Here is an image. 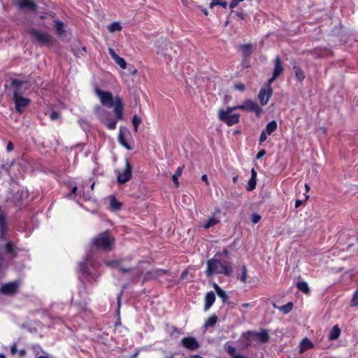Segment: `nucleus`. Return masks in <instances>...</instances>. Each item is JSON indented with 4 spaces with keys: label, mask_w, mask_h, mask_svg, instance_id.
<instances>
[{
    "label": "nucleus",
    "mask_w": 358,
    "mask_h": 358,
    "mask_svg": "<svg viewBox=\"0 0 358 358\" xmlns=\"http://www.w3.org/2000/svg\"><path fill=\"white\" fill-rule=\"evenodd\" d=\"M95 94L99 96L101 104L107 108H113L114 106L115 99L110 92L103 91L99 87L94 90Z\"/></svg>",
    "instance_id": "obj_6"
},
{
    "label": "nucleus",
    "mask_w": 358,
    "mask_h": 358,
    "mask_svg": "<svg viewBox=\"0 0 358 358\" xmlns=\"http://www.w3.org/2000/svg\"><path fill=\"white\" fill-rule=\"evenodd\" d=\"M27 82L18 79H13L10 85L13 88V100L15 103V110L22 114L25 108H27L31 103L29 98L23 97L20 93V87Z\"/></svg>",
    "instance_id": "obj_3"
},
{
    "label": "nucleus",
    "mask_w": 358,
    "mask_h": 358,
    "mask_svg": "<svg viewBox=\"0 0 358 358\" xmlns=\"http://www.w3.org/2000/svg\"><path fill=\"white\" fill-rule=\"evenodd\" d=\"M20 283L18 281L3 284L0 288V292L5 295H13L18 292Z\"/></svg>",
    "instance_id": "obj_8"
},
{
    "label": "nucleus",
    "mask_w": 358,
    "mask_h": 358,
    "mask_svg": "<svg viewBox=\"0 0 358 358\" xmlns=\"http://www.w3.org/2000/svg\"><path fill=\"white\" fill-rule=\"evenodd\" d=\"M220 222V220L215 218V217H210L209 218L207 222L204 224L203 225V227L205 229H210V227H212L213 226L217 224V223Z\"/></svg>",
    "instance_id": "obj_32"
},
{
    "label": "nucleus",
    "mask_w": 358,
    "mask_h": 358,
    "mask_svg": "<svg viewBox=\"0 0 358 358\" xmlns=\"http://www.w3.org/2000/svg\"><path fill=\"white\" fill-rule=\"evenodd\" d=\"M296 287L300 291H301L302 292H303L305 294L310 293V289H309L308 285L306 282L302 281V282H297Z\"/></svg>",
    "instance_id": "obj_30"
},
{
    "label": "nucleus",
    "mask_w": 358,
    "mask_h": 358,
    "mask_svg": "<svg viewBox=\"0 0 358 358\" xmlns=\"http://www.w3.org/2000/svg\"><path fill=\"white\" fill-rule=\"evenodd\" d=\"M236 14V15H237L238 17V18L241 20H244L245 19V16L243 14V13L240 12V11H234Z\"/></svg>",
    "instance_id": "obj_54"
},
{
    "label": "nucleus",
    "mask_w": 358,
    "mask_h": 358,
    "mask_svg": "<svg viewBox=\"0 0 358 358\" xmlns=\"http://www.w3.org/2000/svg\"><path fill=\"white\" fill-rule=\"evenodd\" d=\"M217 321V317L213 314L210 316L205 322L206 327H213Z\"/></svg>",
    "instance_id": "obj_33"
},
{
    "label": "nucleus",
    "mask_w": 358,
    "mask_h": 358,
    "mask_svg": "<svg viewBox=\"0 0 358 358\" xmlns=\"http://www.w3.org/2000/svg\"><path fill=\"white\" fill-rule=\"evenodd\" d=\"M217 253H220L218 257L220 256L228 257L229 255V252L227 249H224L222 252H218Z\"/></svg>",
    "instance_id": "obj_50"
},
{
    "label": "nucleus",
    "mask_w": 358,
    "mask_h": 358,
    "mask_svg": "<svg viewBox=\"0 0 358 358\" xmlns=\"http://www.w3.org/2000/svg\"><path fill=\"white\" fill-rule=\"evenodd\" d=\"M26 355V350L24 349H22L19 351L20 357H23Z\"/></svg>",
    "instance_id": "obj_61"
},
{
    "label": "nucleus",
    "mask_w": 358,
    "mask_h": 358,
    "mask_svg": "<svg viewBox=\"0 0 358 358\" xmlns=\"http://www.w3.org/2000/svg\"><path fill=\"white\" fill-rule=\"evenodd\" d=\"M132 178V166L129 159H125V168L120 172L117 171V182L119 184H124Z\"/></svg>",
    "instance_id": "obj_7"
},
{
    "label": "nucleus",
    "mask_w": 358,
    "mask_h": 358,
    "mask_svg": "<svg viewBox=\"0 0 358 358\" xmlns=\"http://www.w3.org/2000/svg\"><path fill=\"white\" fill-rule=\"evenodd\" d=\"M267 138V133L263 130L261 132L260 136H259V145H261L263 142H264Z\"/></svg>",
    "instance_id": "obj_44"
},
{
    "label": "nucleus",
    "mask_w": 358,
    "mask_h": 358,
    "mask_svg": "<svg viewBox=\"0 0 358 358\" xmlns=\"http://www.w3.org/2000/svg\"><path fill=\"white\" fill-rule=\"evenodd\" d=\"M227 2L226 1L222 0H212V2L210 4V8H213L215 6H220L224 8L227 7Z\"/></svg>",
    "instance_id": "obj_35"
},
{
    "label": "nucleus",
    "mask_w": 358,
    "mask_h": 358,
    "mask_svg": "<svg viewBox=\"0 0 358 358\" xmlns=\"http://www.w3.org/2000/svg\"><path fill=\"white\" fill-rule=\"evenodd\" d=\"M7 227L6 217L4 215L0 214V231L3 233Z\"/></svg>",
    "instance_id": "obj_34"
},
{
    "label": "nucleus",
    "mask_w": 358,
    "mask_h": 358,
    "mask_svg": "<svg viewBox=\"0 0 358 358\" xmlns=\"http://www.w3.org/2000/svg\"><path fill=\"white\" fill-rule=\"evenodd\" d=\"M272 305L275 309L279 310L284 315L289 314L292 310L294 307V304L292 302H288L282 306H278L275 303H273Z\"/></svg>",
    "instance_id": "obj_19"
},
{
    "label": "nucleus",
    "mask_w": 358,
    "mask_h": 358,
    "mask_svg": "<svg viewBox=\"0 0 358 358\" xmlns=\"http://www.w3.org/2000/svg\"><path fill=\"white\" fill-rule=\"evenodd\" d=\"M241 307L244 308H248L251 307V304L250 303H244L241 305Z\"/></svg>",
    "instance_id": "obj_62"
},
{
    "label": "nucleus",
    "mask_w": 358,
    "mask_h": 358,
    "mask_svg": "<svg viewBox=\"0 0 358 358\" xmlns=\"http://www.w3.org/2000/svg\"><path fill=\"white\" fill-rule=\"evenodd\" d=\"M113 108H114V113L116 115L117 119L122 120L124 105H123L122 99L120 96H117L115 97V102H114Z\"/></svg>",
    "instance_id": "obj_13"
},
{
    "label": "nucleus",
    "mask_w": 358,
    "mask_h": 358,
    "mask_svg": "<svg viewBox=\"0 0 358 358\" xmlns=\"http://www.w3.org/2000/svg\"><path fill=\"white\" fill-rule=\"evenodd\" d=\"M64 23L60 20H55V27L56 29V33L59 36H62L64 33Z\"/></svg>",
    "instance_id": "obj_29"
},
{
    "label": "nucleus",
    "mask_w": 358,
    "mask_h": 358,
    "mask_svg": "<svg viewBox=\"0 0 358 358\" xmlns=\"http://www.w3.org/2000/svg\"><path fill=\"white\" fill-rule=\"evenodd\" d=\"M261 218H262L261 215H259V214H257V213H253L251 215V221L254 224L258 223L261 220Z\"/></svg>",
    "instance_id": "obj_42"
},
{
    "label": "nucleus",
    "mask_w": 358,
    "mask_h": 358,
    "mask_svg": "<svg viewBox=\"0 0 358 358\" xmlns=\"http://www.w3.org/2000/svg\"><path fill=\"white\" fill-rule=\"evenodd\" d=\"M18 6L20 8H29L31 10L35 11L37 8V5L31 0H18Z\"/></svg>",
    "instance_id": "obj_17"
},
{
    "label": "nucleus",
    "mask_w": 358,
    "mask_h": 358,
    "mask_svg": "<svg viewBox=\"0 0 358 358\" xmlns=\"http://www.w3.org/2000/svg\"><path fill=\"white\" fill-rule=\"evenodd\" d=\"M80 270L85 273V269L87 268V264L85 262H83L80 264Z\"/></svg>",
    "instance_id": "obj_56"
},
{
    "label": "nucleus",
    "mask_w": 358,
    "mask_h": 358,
    "mask_svg": "<svg viewBox=\"0 0 358 358\" xmlns=\"http://www.w3.org/2000/svg\"><path fill=\"white\" fill-rule=\"evenodd\" d=\"M314 347L313 343L308 338H304L300 343V353H303L305 351L311 349Z\"/></svg>",
    "instance_id": "obj_22"
},
{
    "label": "nucleus",
    "mask_w": 358,
    "mask_h": 358,
    "mask_svg": "<svg viewBox=\"0 0 358 358\" xmlns=\"http://www.w3.org/2000/svg\"><path fill=\"white\" fill-rule=\"evenodd\" d=\"M272 94L273 90L271 87L261 88L258 94V99L259 100L260 103L262 106L266 105L269 99L271 97Z\"/></svg>",
    "instance_id": "obj_11"
},
{
    "label": "nucleus",
    "mask_w": 358,
    "mask_h": 358,
    "mask_svg": "<svg viewBox=\"0 0 358 358\" xmlns=\"http://www.w3.org/2000/svg\"><path fill=\"white\" fill-rule=\"evenodd\" d=\"M239 2L236 0H232L229 3V7L233 9L238 5Z\"/></svg>",
    "instance_id": "obj_52"
},
{
    "label": "nucleus",
    "mask_w": 358,
    "mask_h": 358,
    "mask_svg": "<svg viewBox=\"0 0 358 358\" xmlns=\"http://www.w3.org/2000/svg\"><path fill=\"white\" fill-rule=\"evenodd\" d=\"M181 345L185 348L192 351L197 350L200 346L198 341L192 336L184 337L181 341Z\"/></svg>",
    "instance_id": "obj_10"
},
{
    "label": "nucleus",
    "mask_w": 358,
    "mask_h": 358,
    "mask_svg": "<svg viewBox=\"0 0 358 358\" xmlns=\"http://www.w3.org/2000/svg\"><path fill=\"white\" fill-rule=\"evenodd\" d=\"M14 149V145L11 141H9L6 146V150L8 152H11Z\"/></svg>",
    "instance_id": "obj_53"
},
{
    "label": "nucleus",
    "mask_w": 358,
    "mask_h": 358,
    "mask_svg": "<svg viewBox=\"0 0 358 358\" xmlns=\"http://www.w3.org/2000/svg\"><path fill=\"white\" fill-rule=\"evenodd\" d=\"M278 76H275V74L273 73V76L268 80V83H267V85L266 87H271V85L275 81V80L278 78Z\"/></svg>",
    "instance_id": "obj_51"
},
{
    "label": "nucleus",
    "mask_w": 358,
    "mask_h": 358,
    "mask_svg": "<svg viewBox=\"0 0 358 358\" xmlns=\"http://www.w3.org/2000/svg\"><path fill=\"white\" fill-rule=\"evenodd\" d=\"M251 336H255L257 338L263 343L268 342V341L269 340V335L266 329H262L259 332H255L252 331H248L245 338L247 340H250Z\"/></svg>",
    "instance_id": "obj_12"
},
{
    "label": "nucleus",
    "mask_w": 358,
    "mask_h": 358,
    "mask_svg": "<svg viewBox=\"0 0 358 358\" xmlns=\"http://www.w3.org/2000/svg\"><path fill=\"white\" fill-rule=\"evenodd\" d=\"M257 185V178H250L246 189L248 191H252L255 189Z\"/></svg>",
    "instance_id": "obj_37"
},
{
    "label": "nucleus",
    "mask_w": 358,
    "mask_h": 358,
    "mask_svg": "<svg viewBox=\"0 0 358 358\" xmlns=\"http://www.w3.org/2000/svg\"><path fill=\"white\" fill-rule=\"evenodd\" d=\"M141 123V119L136 115H134L132 118V124L134 125V131L136 132L138 129L139 124Z\"/></svg>",
    "instance_id": "obj_38"
},
{
    "label": "nucleus",
    "mask_w": 358,
    "mask_h": 358,
    "mask_svg": "<svg viewBox=\"0 0 358 358\" xmlns=\"http://www.w3.org/2000/svg\"><path fill=\"white\" fill-rule=\"evenodd\" d=\"M117 122L112 120L107 124V128L110 130H113L116 128Z\"/></svg>",
    "instance_id": "obj_46"
},
{
    "label": "nucleus",
    "mask_w": 358,
    "mask_h": 358,
    "mask_svg": "<svg viewBox=\"0 0 358 358\" xmlns=\"http://www.w3.org/2000/svg\"><path fill=\"white\" fill-rule=\"evenodd\" d=\"M266 152L264 149L259 150L256 155V159H259L262 158L266 155Z\"/></svg>",
    "instance_id": "obj_49"
},
{
    "label": "nucleus",
    "mask_w": 358,
    "mask_h": 358,
    "mask_svg": "<svg viewBox=\"0 0 358 358\" xmlns=\"http://www.w3.org/2000/svg\"><path fill=\"white\" fill-rule=\"evenodd\" d=\"M284 71V67L282 65L280 57H275L274 59V69L273 73L275 76H280Z\"/></svg>",
    "instance_id": "obj_20"
},
{
    "label": "nucleus",
    "mask_w": 358,
    "mask_h": 358,
    "mask_svg": "<svg viewBox=\"0 0 358 358\" xmlns=\"http://www.w3.org/2000/svg\"><path fill=\"white\" fill-rule=\"evenodd\" d=\"M108 53L121 69H125L127 68L126 61L122 57H120L113 48H108Z\"/></svg>",
    "instance_id": "obj_16"
},
{
    "label": "nucleus",
    "mask_w": 358,
    "mask_h": 358,
    "mask_svg": "<svg viewBox=\"0 0 358 358\" xmlns=\"http://www.w3.org/2000/svg\"><path fill=\"white\" fill-rule=\"evenodd\" d=\"M105 264L109 267H118L124 273H129L133 270L132 268H124L122 266V260H106Z\"/></svg>",
    "instance_id": "obj_15"
},
{
    "label": "nucleus",
    "mask_w": 358,
    "mask_h": 358,
    "mask_svg": "<svg viewBox=\"0 0 358 358\" xmlns=\"http://www.w3.org/2000/svg\"><path fill=\"white\" fill-rule=\"evenodd\" d=\"M169 270L162 269V268L153 269L152 271H148L145 273V278L146 280L155 279V278H157L164 275H169Z\"/></svg>",
    "instance_id": "obj_14"
},
{
    "label": "nucleus",
    "mask_w": 358,
    "mask_h": 358,
    "mask_svg": "<svg viewBox=\"0 0 358 358\" xmlns=\"http://www.w3.org/2000/svg\"><path fill=\"white\" fill-rule=\"evenodd\" d=\"M201 180L204 181L207 185L208 184L207 175L204 174L201 176Z\"/></svg>",
    "instance_id": "obj_60"
},
{
    "label": "nucleus",
    "mask_w": 358,
    "mask_h": 358,
    "mask_svg": "<svg viewBox=\"0 0 358 358\" xmlns=\"http://www.w3.org/2000/svg\"><path fill=\"white\" fill-rule=\"evenodd\" d=\"M215 301V295L213 292H208L205 296L204 310H208L214 303Z\"/></svg>",
    "instance_id": "obj_18"
},
{
    "label": "nucleus",
    "mask_w": 358,
    "mask_h": 358,
    "mask_svg": "<svg viewBox=\"0 0 358 358\" xmlns=\"http://www.w3.org/2000/svg\"><path fill=\"white\" fill-rule=\"evenodd\" d=\"M13 165V163H6L1 164V169L6 171V172H9L11 166Z\"/></svg>",
    "instance_id": "obj_43"
},
{
    "label": "nucleus",
    "mask_w": 358,
    "mask_h": 358,
    "mask_svg": "<svg viewBox=\"0 0 358 358\" xmlns=\"http://www.w3.org/2000/svg\"><path fill=\"white\" fill-rule=\"evenodd\" d=\"M236 110L254 113L257 117H260L263 112V109L256 101L251 99H245L241 105L228 106L226 110L219 109L217 111L219 120L225 123L229 127L238 124L240 122V115L238 113H232L233 111Z\"/></svg>",
    "instance_id": "obj_1"
},
{
    "label": "nucleus",
    "mask_w": 358,
    "mask_h": 358,
    "mask_svg": "<svg viewBox=\"0 0 358 358\" xmlns=\"http://www.w3.org/2000/svg\"><path fill=\"white\" fill-rule=\"evenodd\" d=\"M220 253H216L213 257L206 262L207 268L205 271L206 276L212 277L214 275L222 274L231 276L234 272L231 263L229 261H221L218 257Z\"/></svg>",
    "instance_id": "obj_2"
},
{
    "label": "nucleus",
    "mask_w": 358,
    "mask_h": 358,
    "mask_svg": "<svg viewBox=\"0 0 358 358\" xmlns=\"http://www.w3.org/2000/svg\"><path fill=\"white\" fill-rule=\"evenodd\" d=\"M213 286L216 293H217V292H220L222 289L216 283H213Z\"/></svg>",
    "instance_id": "obj_59"
},
{
    "label": "nucleus",
    "mask_w": 358,
    "mask_h": 358,
    "mask_svg": "<svg viewBox=\"0 0 358 358\" xmlns=\"http://www.w3.org/2000/svg\"><path fill=\"white\" fill-rule=\"evenodd\" d=\"M231 358H247V357H245L244 355L238 354V355L234 356L233 357H231Z\"/></svg>",
    "instance_id": "obj_64"
},
{
    "label": "nucleus",
    "mask_w": 358,
    "mask_h": 358,
    "mask_svg": "<svg viewBox=\"0 0 358 358\" xmlns=\"http://www.w3.org/2000/svg\"><path fill=\"white\" fill-rule=\"evenodd\" d=\"M240 50L245 58H248L253 52L252 45L251 44L241 45L240 46Z\"/></svg>",
    "instance_id": "obj_24"
},
{
    "label": "nucleus",
    "mask_w": 358,
    "mask_h": 358,
    "mask_svg": "<svg viewBox=\"0 0 358 358\" xmlns=\"http://www.w3.org/2000/svg\"><path fill=\"white\" fill-rule=\"evenodd\" d=\"M114 243L115 239L110 236L108 231L99 234L92 239L93 246L104 251L111 250Z\"/></svg>",
    "instance_id": "obj_4"
},
{
    "label": "nucleus",
    "mask_w": 358,
    "mask_h": 358,
    "mask_svg": "<svg viewBox=\"0 0 358 358\" xmlns=\"http://www.w3.org/2000/svg\"><path fill=\"white\" fill-rule=\"evenodd\" d=\"M77 189V187L74 186L71 189V194H73L75 196L76 194Z\"/></svg>",
    "instance_id": "obj_63"
},
{
    "label": "nucleus",
    "mask_w": 358,
    "mask_h": 358,
    "mask_svg": "<svg viewBox=\"0 0 358 358\" xmlns=\"http://www.w3.org/2000/svg\"><path fill=\"white\" fill-rule=\"evenodd\" d=\"M118 141L120 144L125 148L127 150H131L133 149V148L128 143L127 141L126 140L122 128H120L119 131Z\"/></svg>",
    "instance_id": "obj_23"
},
{
    "label": "nucleus",
    "mask_w": 358,
    "mask_h": 358,
    "mask_svg": "<svg viewBox=\"0 0 358 358\" xmlns=\"http://www.w3.org/2000/svg\"><path fill=\"white\" fill-rule=\"evenodd\" d=\"M247 272H248V270H247V267L245 265H243L241 266V277H240V280L245 283L247 280V278H248V274H247Z\"/></svg>",
    "instance_id": "obj_36"
},
{
    "label": "nucleus",
    "mask_w": 358,
    "mask_h": 358,
    "mask_svg": "<svg viewBox=\"0 0 358 358\" xmlns=\"http://www.w3.org/2000/svg\"><path fill=\"white\" fill-rule=\"evenodd\" d=\"M341 334V329L338 325H335L332 327L329 335V339L330 341H334L338 338Z\"/></svg>",
    "instance_id": "obj_26"
},
{
    "label": "nucleus",
    "mask_w": 358,
    "mask_h": 358,
    "mask_svg": "<svg viewBox=\"0 0 358 358\" xmlns=\"http://www.w3.org/2000/svg\"><path fill=\"white\" fill-rule=\"evenodd\" d=\"M181 334V331L180 329H178V327H172V331L171 333V336L173 337V336H176L178 334Z\"/></svg>",
    "instance_id": "obj_47"
},
{
    "label": "nucleus",
    "mask_w": 358,
    "mask_h": 358,
    "mask_svg": "<svg viewBox=\"0 0 358 358\" xmlns=\"http://www.w3.org/2000/svg\"><path fill=\"white\" fill-rule=\"evenodd\" d=\"M292 69L294 72L296 81L300 83H302L306 77L304 71L302 70V69L300 66H299L297 65L293 66Z\"/></svg>",
    "instance_id": "obj_21"
},
{
    "label": "nucleus",
    "mask_w": 358,
    "mask_h": 358,
    "mask_svg": "<svg viewBox=\"0 0 358 358\" xmlns=\"http://www.w3.org/2000/svg\"><path fill=\"white\" fill-rule=\"evenodd\" d=\"M309 53L315 59L319 58H325L330 57L333 55L332 51L327 48H315L310 51Z\"/></svg>",
    "instance_id": "obj_9"
},
{
    "label": "nucleus",
    "mask_w": 358,
    "mask_h": 358,
    "mask_svg": "<svg viewBox=\"0 0 358 358\" xmlns=\"http://www.w3.org/2000/svg\"><path fill=\"white\" fill-rule=\"evenodd\" d=\"M303 203V201L302 200H300V199H297L295 202V208H299V206H301Z\"/></svg>",
    "instance_id": "obj_58"
},
{
    "label": "nucleus",
    "mask_w": 358,
    "mask_h": 358,
    "mask_svg": "<svg viewBox=\"0 0 358 358\" xmlns=\"http://www.w3.org/2000/svg\"><path fill=\"white\" fill-rule=\"evenodd\" d=\"M234 88L241 92H243L245 90V87L243 83L236 84L234 85Z\"/></svg>",
    "instance_id": "obj_48"
},
{
    "label": "nucleus",
    "mask_w": 358,
    "mask_h": 358,
    "mask_svg": "<svg viewBox=\"0 0 358 358\" xmlns=\"http://www.w3.org/2000/svg\"><path fill=\"white\" fill-rule=\"evenodd\" d=\"M183 168L184 166H178L176 173L172 176L173 182L177 187L179 186L178 178L182 175Z\"/></svg>",
    "instance_id": "obj_28"
},
{
    "label": "nucleus",
    "mask_w": 358,
    "mask_h": 358,
    "mask_svg": "<svg viewBox=\"0 0 358 358\" xmlns=\"http://www.w3.org/2000/svg\"><path fill=\"white\" fill-rule=\"evenodd\" d=\"M122 207V203L117 201L115 196L110 197V208L113 211L120 210Z\"/></svg>",
    "instance_id": "obj_25"
},
{
    "label": "nucleus",
    "mask_w": 358,
    "mask_h": 358,
    "mask_svg": "<svg viewBox=\"0 0 358 358\" xmlns=\"http://www.w3.org/2000/svg\"><path fill=\"white\" fill-rule=\"evenodd\" d=\"M110 32L120 31L122 29V27L118 22H114L108 25V27Z\"/></svg>",
    "instance_id": "obj_31"
},
{
    "label": "nucleus",
    "mask_w": 358,
    "mask_h": 358,
    "mask_svg": "<svg viewBox=\"0 0 358 358\" xmlns=\"http://www.w3.org/2000/svg\"><path fill=\"white\" fill-rule=\"evenodd\" d=\"M217 294L222 299L223 303L227 302L228 300V296L224 290L221 289L220 292H217Z\"/></svg>",
    "instance_id": "obj_40"
},
{
    "label": "nucleus",
    "mask_w": 358,
    "mask_h": 358,
    "mask_svg": "<svg viewBox=\"0 0 358 358\" xmlns=\"http://www.w3.org/2000/svg\"><path fill=\"white\" fill-rule=\"evenodd\" d=\"M59 112L53 110L50 115V118L51 120H56L59 118Z\"/></svg>",
    "instance_id": "obj_45"
},
{
    "label": "nucleus",
    "mask_w": 358,
    "mask_h": 358,
    "mask_svg": "<svg viewBox=\"0 0 358 358\" xmlns=\"http://www.w3.org/2000/svg\"><path fill=\"white\" fill-rule=\"evenodd\" d=\"M227 353L229 354V355L231 357H233L234 356H236L238 354H236V350L234 347L231 346V345H229L227 348Z\"/></svg>",
    "instance_id": "obj_41"
},
{
    "label": "nucleus",
    "mask_w": 358,
    "mask_h": 358,
    "mask_svg": "<svg viewBox=\"0 0 358 358\" xmlns=\"http://www.w3.org/2000/svg\"><path fill=\"white\" fill-rule=\"evenodd\" d=\"M10 352L12 355H15L17 352V345L14 343L10 348Z\"/></svg>",
    "instance_id": "obj_55"
},
{
    "label": "nucleus",
    "mask_w": 358,
    "mask_h": 358,
    "mask_svg": "<svg viewBox=\"0 0 358 358\" xmlns=\"http://www.w3.org/2000/svg\"><path fill=\"white\" fill-rule=\"evenodd\" d=\"M6 250L8 254L15 253L14 245L11 242H8L6 244L5 246Z\"/></svg>",
    "instance_id": "obj_39"
},
{
    "label": "nucleus",
    "mask_w": 358,
    "mask_h": 358,
    "mask_svg": "<svg viewBox=\"0 0 358 358\" xmlns=\"http://www.w3.org/2000/svg\"><path fill=\"white\" fill-rule=\"evenodd\" d=\"M257 172L254 168L251 170V178H257Z\"/></svg>",
    "instance_id": "obj_57"
},
{
    "label": "nucleus",
    "mask_w": 358,
    "mask_h": 358,
    "mask_svg": "<svg viewBox=\"0 0 358 358\" xmlns=\"http://www.w3.org/2000/svg\"><path fill=\"white\" fill-rule=\"evenodd\" d=\"M278 124L275 120H272L269 122L264 129V131L267 133L268 135H271L273 131L277 129Z\"/></svg>",
    "instance_id": "obj_27"
},
{
    "label": "nucleus",
    "mask_w": 358,
    "mask_h": 358,
    "mask_svg": "<svg viewBox=\"0 0 358 358\" xmlns=\"http://www.w3.org/2000/svg\"><path fill=\"white\" fill-rule=\"evenodd\" d=\"M30 36L35 39L41 45L52 46L54 45L55 39L48 33L41 32L36 29L31 28L29 30Z\"/></svg>",
    "instance_id": "obj_5"
}]
</instances>
